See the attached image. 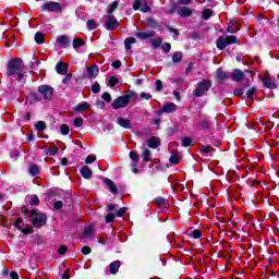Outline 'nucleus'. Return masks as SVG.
Masks as SVG:
<instances>
[{
  "mask_svg": "<svg viewBox=\"0 0 279 279\" xmlns=\"http://www.w3.org/2000/svg\"><path fill=\"white\" fill-rule=\"evenodd\" d=\"M23 60L21 58L10 60L7 65L8 77H16L17 82H23L25 72H23Z\"/></svg>",
  "mask_w": 279,
  "mask_h": 279,
  "instance_id": "obj_1",
  "label": "nucleus"
},
{
  "mask_svg": "<svg viewBox=\"0 0 279 279\" xmlns=\"http://www.w3.org/2000/svg\"><path fill=\"white\" fill-rule=\"evenodd\" d=\"M136 97H138V94H136L134 92H129L126 95L118 97L112 102L113 110H119L121 108H125L128 106V104H130V100L136 99Z\"/></svg>",
  "mask_w": 279,
  "mask_h": 279,
  "instance_id": "obj_2",
  "label": "nucleus"
},
{
  "mask_svg": "<svg viewBox=\"0 0 279 279\" xmlns=\"http://www.w3.org/2000/svg\"><path fill=\"white\" fill-rule=\"evenodd\" d=\"M29 217L33 221L34 228H43L47 223V216L43 213H38L35 209L31 210Z\"/></svg>",
  "mask_w": 279,
  "mask_h": 279,
  "instance_id": "obj_3",
  "label": "nucleus"
},
{
  "mask_svg": "<svg viewBox=\"0 0 279 279\" xmlns=\"http://www.w3.org/2000/svg\"><path fill=\"white\" fill-rule=\"evenodd\" d=\"M236 43H239V38H236L235 36H227V37H223V36H220L218 39H217V48L220 49V50H223L227 48L228 45H236Z\"/></svg>",
  "mask_w": 279,
  "mask_h": 279,
  "instance_id": "obj_4",
  "label": "nucleus"
},
{
  "mask_svg": "<svg viewBox=\"0 0 279 279\" xmlns=\"http://www.w3.org/2000/svg\"><path fill=\"white\" fill-rule=\"evenodd\" d=\"M213 86L210 81L203 80L197 85L193 93L194 97H202Z\"/></svg>",
  "mask_w": 279,
  "mask_h": 279,
  "instance_id": "obj_5",
  "label": "nucleus"
},
{
  "mask_svg": "<svg viewBox=\"0 0 279 279\" xmlns=\"http://www.w3.org/2000/svg\"><path fill=\"white\" fill-rule=\"evenodd\" d=\"M38 92L44 95V99H51L53 97V87L48 86V85H41L38 88Z\"/></svg>",
  "mask_w": 279,
  "mask_h": 279,
  "instance_id": "obj_6",
  "label": "nucleus"
},
{
  "mask_svg": "<svg viewBox=\"0 0 279 279\" xmlns=\"http://www.w3.org/2000/svg\"><path fill=\"white\" fill-rule=\"evenodd\" d=\"M44 10L48 12H62V4L59 2H47L44 4Z\"/></svg>",
  "mask_w": 279,
  "mask_h": 279,
  "instance_id": "obj_7",
  "label": "nucleus"
},
{
  "mask_svg": "<svg viewBox=\"0 0 279 279\" xmlns=\"http://www.w3.org/2000/svg\"><path fill=\"white\" fill-rule=\"evenodd\" d=\"M134 10H140V12H150L151 7L147 4V1H136L133 4Z\"/></svg>",
  "mask_w": 279,
  "mask_h": 279,
  "instance_id": "obj_8",
  "label": "nucleus"
},
{
  "mask_svg": "<svg viewBox=\"0 0 279 279\" xmlns=\"http://www.w3.org/2000/svg\"><path fill=\"white\" fill-rule=\"evenodd\" d=\"M117 27H119V22L117 21V17L109 15L106 21V28L107 29H117Z\"/></svg>",
  "mask_w": 279,
  "mask_h": 279,
  "instance_id": "obj_9",
  "label": "nucleus"
},
{
  "mask_svg": "<svg viewBox=\"0 0 279 279\" xmlns=\"http://www.w3.org/2000/svg\"><path fill=\"white\" fill-rule=\"evenodd\" d=\"M231 78L233 80V82H243V80L245 78V73H243V71H241L240 69H235L231 73Z\"/></svg>",
  "mask_w": 279,
  "mask_h": 279,
  "instance_id": "obj_10",
  "label": "nucleus"
},
{
  "mask_svg": "<svg viewBox=\"0 0 279 279\" xmlns=\"http://www.w3.org/2000/svg\"><path fill=\"white\" fill-rule=\"evenodd\" d=\"M135 36L136 38H140V40H147V38H154V36H156V32L154 31L137 32Z\"/></svg>",
  "mask_w": 279,
  "mask_h": 279,
  "instance_id": "obj_11",
  "label": "nucleus"
},
{
  "mask_svg": "<svg viewBox=\"0 0 279 279\" xmlns=\"http://www.w3.org/2000/svg\"><path fill=\"white\" fill-rule=\"evenodd\" d=\"M56 71L59 75H66V73H69V64L60 61L56 65Z\"/></svg>",
  "mask_w": 279,
  "mask_h": 279,
  "instance_id": "obj_12",
  "label": "nucleus"
},
{
  "mask_svg": "<svg viewBox=\"0 0 279 279\" xmlns=\"http://www.w3.org/2000/svg\"><path fill=\"white\" fill-rule=\"evenodd\" d=\"M57 45L59 47L66 48L69 45H71V39H69V36L66 35H61L57 38Z\"/></svg>",
  "mask_w": 279,
  "mask_h": 279,
  "instance_id": "obj_13",
  "label": "nucleus"
},
{
  "mask_svg": "<svg viewBox=\"0 0 279 279\" xmlns=\"http://www.w3.org/2000/svg\"><path fill=\"white\" fill-rule=\"evenodd\" d=\"M117 123L120 128H124V130H132V122L129 119L120 117L117 119Z\"/></svg>",
  "mask_w": 279,
  "mask_h": 279,
  "instance_id": "obj_14",
  "label": "nucleus"
},
{
  "mask_svg": "<svg viewBox=\"0 0 279 279\" xmlns=\"http://www.w3.org/2000/svg\"><path fill=\"white\" fill-rule=\"evenodd\" d=\"M239 29H241V28L239 27V22H236V20H231V21L229 22L228 27H227V32H228L229 34H236V32H239Z\"/></svg>",
  "mask_w": 279,
  "mask_h": 279,
  "instance_id": "obj_15",
  "label": "nucleus"
},
{
  "mask_svg": "<svg viewBox=\"0 0 279 279\" xmlns=\"http://www.w3.org/2000/svg\"><path fill=\"white\" fill-rule=\"evenodd\" d=\"M147 145L150 149H157V147H160V137L151 136L147 140Z\"/></svg>",
  "mask_w": 279,
  "mask_h": 279,
  "instance_id": "obj_16",
  "label": "nucleus"
},
{
  "mask_svg": "<svg viewBox=\"0 0 279 279\" xmlns=\"http://www.w3.org/2000/svg\"><path fill=\"white\" fill-rule=\"evenodd\" d=\"M74 112H86V110H90V104L82 102L73 108Z\"/></svg>",
  "mask_w": 279,
  "mask_h": 279,
  "instance_id": "obj_17",
  "label": "nucleus"
},
{
  "mask_svg": "<svg viewBox=\"0 0 279 279\" xmlns=\"http://www.w3.org/2000/svg\"><path fill=\"white\" fill-rule=\"evenodd\" d=\"M178 110V105L173 102H169L162 107V112H166L167 114H170V112H175Z\"/></svg>",
  "mask_w": 279,
  "mask_h": 279,
  "instance_id": "obj_18",
  "label": "nucleus"
},
{
  "mask_svg": "<svg viewBox=\"0 0 279 279\" xmlns=\"http://www.w3.org/2000/svg\"><path fill=\"white\" fill-rule=\"evenodd\" d=\"M121 268V262L120 260H114L109 265V271L110 274L114 275L119 272V269Z\"/></svg>",
  "mask_w": 279,
  "mask_h": 279,
  "instance_id": "obj_19",
  "label": "nucleus"
},
{
  "mask_svg": "<svg viewBox=\"0 0 279 279\" xmlns=\"http://www.w3.org/2000/svg\"><path fill=\"white\" fill-rule=\"evenodd\" d=\"M80 173L85 178V180H90V178H93V171H90V168L86 166L80 169Z\"/></svg>",
  "mask_w": 279,
  "mask_h": 279,
  "instance_id": "obj_20",
  "label": "nucleus"
},
{
  "mask_svg": "<svg viewBox=\"0 0 279 279\" xmlns=\"http://www.w3.org/2000/svg\"><path fill=\"white\" fill-rule=\"evenodd\" d=\"M192 14H193V10H191L186 7H182V8L178 9L179 16H191Z\"/></svg>",
  "mask_w": 279,
  "mask_h": 279,
  "instance_id": "obj_21",
  "label": "nucleus"
},
{
  "mask_svg": "<svg viewBox=\"0 0 279 279\" xmlns=\"http://www.w3.org/2000/svg\"><path fill=\"white\" fill-rule=\"evenodd\" d=\"M263 84L266 88H276V83L268 75L263 78Z\"/></svg>",
  "mask_w": 279,
  "mask_h": 279,
  "instance_id": "obj_22",
  "label": "nucleus"
},
{
  "mask_svg": "<svg viewBox=\"0 0 279 279\" xmlns=\"http://www.w3.org/2000/svg\"><path fill=\"white\" fill-rule=\"evenodd\" d=\"M87 74L89 77H95L96 75H99V68L97 65H92L87 69Z\"/></svg>",
  "mask_w": 279,
  "mask_h": 279,
  "instance_id": "obj_23",
  "label": "nucleus"
},
{
  "mask_svg": "<svg viewBox=\"0 0 279 279\" xmlns=\"http://www.w3.org/2000/svg\"><path fill=\"white\" fill-rule=\"evenodd\" d=\"M142 158L144 162H151V150L145 148L142 154Z\"/></svg>",
  "mask_w": 279,
  "mask_h": 279,
  "instance_id": "obj_24",
  "label": "nucleus"
},
{
  "mask_svg": "<svg viewBox=\"0 0 279 279\" xmlns=\"http://www.w3.org/2000/svg\"><path fill=\"white\" fill-rule=\"evenodd\" d=\"M136 43V38L134 37H128L124 40V47L128 51H130V49H132V45H134Z\"/></svg>",
  "mask_w": 279,
  "mask_h": 279,
  "instance_id": "obj_25",
  "label": "nucleus"
},
{
  "mask_svg": "<svg viewBox=\"0 0 279 279\" xmlns=\"http://www.w3.org/2000/svg\"><path fill=\"white\" fill-rule=\"evenodd\" d=\"M86 45V43H84V39L82 38H75L73 40V49H75V51H77V49H80V47H84Z\"/></svg>",
  "mask_w": 279,
  "mask_h": 279,
  "instance_id": "obj_26",
  "label": "nucleus"
},
{
  "mask_svg": "<svg viewBox=\"0 0 279 279\" xmlns=\"http://www.w3.org/2000/svg\"><path fill=\"white\" fill-rule=\"evenodd\" d=\"M169 160H170L171 165H179L180 163V155H178V151H171V157Z\"/></svg>",
  "mask_w": 279,
  "mask_h": 279,
  "instance_id": "obj_27",
  "label": "nucleus"
},
{
  "mask_svg": "<svg viewBox=\"0 0 279 279\" xmlns=\"http://www.w3.org/2000/svg\"><path fill=\"white\" fill-rule=\"evenodd\" d=\"M86 27L89 32H93V29H97V27H99V25H97V22H95L93 19H90V20H87Z\"/></svg>",
  "mask_w": 279,
  "mask_h": 279,
  "instance_id": "obj_28",
  "label": "nucleus"
},
{
  "mask_svg": "<svg viewBox=\"0 0 279 279\" xmlns=\"http://www.w3.org/2000/svg\"><path fill=\"white\" fill-rule=\"evenodd\" d=\"M28 173H31L33 177L38 175L40 173V169L36 165H32L28 168Z\"/></svg>",
  "mask_w": 279,
  "mask_h": 279,
  "instance_id": "obj_29",
  "label": "nucleus"
},
{
  "mask_svg": "<svg viewBox=\"0 0 279 279\" xmlns=\"http://www.w3.org/2000/svg\"><path fill=\"white\" fill-rule=\"evenodd\" d=\"M95 232V227L88 226L84 230V236L88 239V236H93V233Z\"/></svg>",
  "mask_w": 279,
  "mask_h": 279,
  "instance_id": "obj_30",
  "label": "nucleus"
},
{
  "mask_svg": "<svg viewBox=\"0 0 279 279\" xmlns=\"http://www.w3.org/2000/svg\"><path fill=\"white\" fill-rule=\"evenodd\" d=\"M189 236H191L192 239H202V231L195 229L189 233Z\"/></svg>",
  "mask_w": 279,
  "mask_h": 279,
  "instance_id": "obj_31",
  "label": "nucleus"
},
{
  "mask_svg": "<svg viewBox=\"0 0 279 279\" xmlns=\"http://www.w3.org/2000/svg\"><path fill=\"white\" fill-rule=\"evenodd\" d=\"M217 78L218 80H228V73H226V71L221 70V69H218L217 70Z\"/></svg>",
  "mask_w": 279,
  "mask_h": 279,
  "instance_id": "obj_32",
  "label": "nucleus"
},
{
  "mask_svg": "<svg viewBox=\"0 0 279 279\" xmlns=\"http://www.w3.org/2000/svg\"><path fill=\"white\" fill-rule=\"evenodd\" d=\"M146 25H147V27H151V29H156V27H158V22H156V20L149 17L146 21Z\"/></svg>",
  "mask_w": 279,
  "mask_h": 279,
  "instance_id": "obj_33",
  "label": "nucleus"
},
{
  "mask_svg": "<svg viewBox=\"0 0 279 279\" xmlns=\"http://www.w3.org/2000/svg\"><path fill=\"white\" fill-rule=\"evenodd\" d=\"M35 41L37 43V45H43V43H45V35L43 33H36Z\"/></svg>",
  "mask_w": 279,
  "mask_h": 279,
  "instance_id": "obj_34",
  "label": "nucleus"
},
{
  "mask_svg": "<svg viewBox=\"0 0 279 279\" xmlns=\"http://www.w3.org/2000/svg\"><path fill=\"white\" fill-rule=\"evenodd\" d=\"M105 182H106L107 186H109L111 193H117V185H114V182H112V180L106 179Z\"/></svg>",
  "mask_w": 279,
  "mask_h": 279,
  "instance_id": "obj_35",
  "label": "nucleus"
},
{
  "mask_svg": "<svg viewBox=\"0 0 279 279\" xmlns=\"http://www.w3.org/2000/svg\"><path fill=\"white\" fill-rule=\"evenodd\" d=\"M150 45L155 48L158 49L162 45V39L161 38H154L150 40Z\"/></svg>",
  "mask_w": 279,
  "mask_h": 279,
  "instance_id": "obj_36",
  "label": "nucleus"
},
{
  "mask_svg": "<svg viewBox=\"0 0 279 279\" xmlns=\"http://www.w3.org/2000/svg\"><path fill=\"white\" fill-rule=\"evenodd\" d=\"M35 129H36L38 132H43V131L47 130V124H45V122H43V121H38V122L35 124Z\"/></svg>",
  "mask_w": 279,
  "mask_h": 279,
  "instance_id": "obj_37",
  "label": "nucleus"
},
{
  "mask_svg": "<svg viewBox=\"0 0 279 279\" xmlns=\"http://www.w3.org/2000/svg\"><path fill=\"white\" fill-rule=\"evenodd\" d=\"M172 61L178 63L182 61V52L181 51H177L173 53L172 56Z\"/></svg>",
  "mask_w": 279,
  "mask_h": 279,
  "instance_id": "obj_38",
  "label": "nucleus"
},
{
  "mask_svg": "<svg viewBox=\"0 0 279 279\" xmlns=\"http://www.w3.org/2000/svg\"><path fill=\"white\" fill-rule=\"evenodd\" d=\"M31 206H38L40 204V199L37 195H33L29 201Z\"/></svg>",
  "mask_w": 279,
  "mask_h": 279,
  "instance_id": "obj_39",
  "label": "nucleus"
},
{
  "mask_svg": "<svg viewBox=\"0 0 279 279\" xmlns=\"http://www.w3.org/2000/svg\"><path fill=\"white\" fill-rule=\"evenodd\" d=\"M210 16H213V10L206 9L203 11V19L205 21H208V19H210Z\"/></svg>",
  "mask_w": 279,
  "mask_h": 279,
  "instance_id": "obj_40",
  "label": "nucleus"
},
{
  "mask_svg": "<svg viewBox=\"0 0 279 279\" xmlns=\"http://www.w3.org/2000/svg\"><path fill=\"white\" fill-rule=\"evenodd\" d=\"M100 92H101V86L99 85V83L95 82L94 85L92 86V93L97 95Z\"/></svg>",
  "mask_w": 279,
  "mask_h": 279,
  "instance_id": "obj_41",
  "label": "nucleus"
},
{
  "mask_svg": "<svg viewBox=\"0 0 279 279\" xmlns=\"http://www.w3.org/2000/svg\"><path fill=\"white\" fill-rule=\"evenodd\" d=\"M116 84H119V78H117V76H111L109 78V86H110V88H114Z\"/></svg>",
  "mask_w": 279,
  "mask_h": 279,
  "instance_id": "obj_42",
  "label": "nucleus"
},
{
  "mask_svg": "<svg viewBox=\"0 0 279 279\" xmlns=\"http://www.w3.org/2000/svg\"><path fill=\"white\" fill-rule=\"evenodd\" d=\"M60 130H61V134H63V136H66V134H69V132H71V130L69 129V125H66V124H62L60 126Z\"/></svg>",
  "mask_w": 279,
  "mask_h": 279,
  "instance_id": "obj_43",
  "label": "nucleus"
},
{
  "mask_svg": "<svg viewBox=\"0 0 279 279\" xmlns=\"http://www.w3.org/2000/svg\"><path fill=\"white\" fill-rule=\"evenodd\" d=\"M95 160H97V157H95V155H88L87 158L85 159V163L93 165V162H95Z\"/></svg>",
  "mask_w": 279,
  "mask_h": 279,
  "instance_id": "obj_44",
  "label": "nucleus"
},
{
  "mask_svg": "<svg viewBox=\"0 0 279 279\" xmlns=\"http://www.w3.org/2000/svg\"><path fill=\"white\" fill-rule=\"evenodd\" d=\"M119 8V2H113L108 9L107 12L108 14H112V12H114V10Z\"/></svg>",
  "mask_w": 279,
  "mask_h": 279,
  "instance_id": "obj_45",
  "label": "nucleus"
},
{
  "mask_svg": "<svg viewBox=\"0 0 279 279\" xmlns=\"http://www.w3.org/2000/svg\"><path fill=\"white\" fill-rule=\"evenodd\" d=\"M82 125H84V119H82V118H75V119H74V126H75V128H82Z\"/></svg>",
  "mask_w": 279,
  "mask_h": 279,
  "instance_id": "obj_46",
  "label": "nucleus"
},
{
  "mask_svg": "<svg viewBox=\"0 0 279 279\" xmlns=\"http://www.w3.org/2000/svg\"><path fill=\"white\" fill-rule=\"evenodd\" d=\"M56 154H58V146L52 145V146L50 147V150L48 151V155H49V156H56Z\"/></svg>",
  "mask_w": 279,
  "mask_h": 279,
  "instance_id": "obj_47",
  "label": "nucleus"
},
{
  "mask_svg": "<svg viewBox=\"0 0 279 279\" xmlns=\"http://www.w3.org/2000/svg\"><path fill=\"white\" fill-rule=\"evenodd\" d=\"M130 158L131 160H133V162H138V155L136 154V151L132 150L130 153Z\"/></svg>",
  "mask_w": 279,
  "mask_h": 279,
  "instance_id": "obj_48",
  "label": "nucleus"
},
{
  "mask_svg": "<svg viewBox=\"0 0 279 279\" xmlns=\"http://www.w3.org/2000/svg\"><path fill=\"white\" fill-rule=\"evenodd\" d=\"M161 48L163 51H166V53H169V51H171V44L165 43L163 45H161Z\"/></svg>",
  "mask_w": 279,
  "mask_h": 279,
  "instance_id": "obj_49",
  "label": "nucleus"
},
{
  "mask_svg": "<svg viewBox=\"0 0 279 279\" xmlns=\"http://www.w3.org/2000/svg\"><path fill=\"white\" fill-rule=\"evenodd\" d=\"M155 86H156V92L160 93V90H162V81L160 80L156 81Z\"/></svg>",
  "mask_w": 279,
  "mask_h": 279,
  "instance_id": "obj_50",
  "label": "nucleus"
},
{
  "mask_svg": "<svg viewBox=\"0 0 279 279\" xmlns=\"http://www.w3.org/2000/svg\"><path fill=\"white\" fill-rule=\"evenodd\" d=\"M102 99H104L105 101H107L108 104H110V102L112 101V96H110L109 93H104V94H102Z\"/></svg>",
  "mask_w": 279,
  "mask_h": 279,
  "instance_id": "obj_51",
  "label": "nucleus"
},
{
  "mask_svg": "<svg viewBox=\"0 0 279 279\" xmlns=\"http://www.w3.org/2000/svg\"><path fill=\"white\" fill-rule=\"evenodd\" d=\"M254 93H256V88L251 87L246 93V97H248V99H252V97H254Z\"/></svg>",
  "mask_w": 279,
  "mask_h": 279,
  "instance_id": "obj_52",
  "label": "nucleus"
},
{
  "mask_svg": "<svg viewBox=\"0 0 279 279\" xmlns=\"http://www.w3.org/2000/svg\"><path fill=\"white\" fill-rule=\"evenodd\" d=\"M191 143H192V141H191L190 137H185V138L182 140V145H183V147H189V146H191Z\"/></svg>",
  "mask_w": 279,
  "mask_h": 279,
  "instance_id": "obj_53",
  "label": "nucleus"
},
{
  "mask_svg": "<svg viewBox=\"0 0 279 279\" xmlns=\"http://www.w3.org/2000/svg\"><path fill=\"white\" fill-rule=\"evenodd\" d=\"M140 97H141V99L149 100V99H151V94H147V93H145V92H142V93L140 94Z\"/></svg>",
  "mask_w": 279,
  "mask_h": 279,
  "instance_id": "obj_54",
  "label": "nucleus"
},
{
  "mask_svg": "<svg viewBox=\"0 0 279 279\" xmlns=\"http://www.w3.org/2000/svg\"><path fill=\"white\" fill-rule=\"evenodd\" d=\"M106 221L107 223H112V221H114V214H108L106 216Z\"/></svg>",
  "mask_w": 279,
  "mask_h": 279,
  "instance_id": "obj_55",
  "label": "nucleus"
},
{
  "mask_svg": "<svg viewBox=\"0 0 279 279\" xmlns=\"http://www.w3.org/2000/svg\"><path fill=\"white\" fill-rule=\"evenodd\" d=\"M92 250L90 246H84L82 248V254H84L85 256H88V254H90Z\"/></svg>",
  "mask_w": 279,
  "mask_h": 279,
  "instance_id": "obj_56",
  "label": "nucleus"
},
{
  "mask_svg": "<svg viewBox=\"0 0 279 279\" xmlns=\"http://www.w3.org/2000/svg\"><path fill=\"white\" fill-rule=\"evenodd\" d=\"M72 77H73L72 74H66L65 77L63 78L62 83L69 84L71 82Z\"/></svg>",
  "mask_w": 279,
  "mask_h": 279,
  "instance_id": "obj_57",
  "label": "nucleus"
},
{
  "mask_svg": "<svg viewBox=\"0 0 279 279\" xmlns=\"http://www.w3.org/2000/svg\"><path fill=\"white\" fill-rule=\"evenodd\" d=\"M66 246L62 245L59 250H58V254H60V256L66 254Z\"/></svg>",
  "mask_w": 279,
  "mask_h": 279,
  "instance_id": "obj_58",
  "label": "nucleus"
},
{
  "mask_svg": "<svg viewBox=\"0 0 279 279\" xmlns=\"http://www.w3.org/2000/svg\"><path fill=\"white\" fill-rule=\"evenodd\" d=\"M62 206H64V204L62 203V201H57L54 203V208L56 210H60V208H62Z\"/></svg>",
  "mask_w": 279,
  "mask_h": 279,
  "instance_id": "obj_59",
  "label": "nucleus"
},
{
  "mask_svg": "<svg viewBox=\"0 0 279 279\" xmlns=\"http://www.w3.org/2000/svg\"><path fill=\"white\" fill-rule=\"evenodd\" d=\"M23 223V219L22 218H17L15 221V227L17 228V230H21V225Z\"/></svg>",
  "mask_w": 279,
  "mask_h": 279,
  "instance_id": "obj_60",
  "label": "nucleus"
},
{
  "mask_svg": "<svg viewBox=\"0 0 279 279\" xmlns=\"http://www.w3.org/2000/svg\"><path fill=\"white\" fill-rule=\"evenodd\" d=\"M136 162L137 161H133V163H131V168H132L133 173H138V168L136 167Z\"/></svg>",
  "mask_w": 279,
  "mask_h": 279,
  "instance_id": "obj_61",
  "label": "nucleus"
},
{
  "mask_svg": "<svg viewBox=\"0 0 279 279\" xmlns=\"http://www.w3.org/2000/svg\"><path fill=\"white\" fill-rule=\"evenodd\" d=\"M113 69H121V61L117 60L112 63Z\"/></svg>",
  "mask_w": 279,
  "mask_h": 279,
  "instance_id": "obj_62",
  "label": "nucleus"
},
{
  "mask_svg": "<svg viewBox=\"0 0 279 279\" xmlns=\"http://www.w3.org/2000/svg\"><path fill=\"white\" fill-rule=\"evenodd\" d=\"M125 213H126V209H125V208H120V209L118 210V217H123V215H125Z\"/></svg>",
  "mask_w": 279,
  "mask_h": 279,
  "instance_id": "obj_63",
  "label": "nucleus"
},
{
  "mask_svg": "<svg viewBox=\"0 0 279 279\" xmlns=\"http://www.w3.org/2000/svg\"><path fill=\"white\" fill-rule=\"evenodd\" d=\"M11 279H19V274L16 271L10 272Z\"/></svg>",
  "mask_w": 279,
  "mask_h": 279,
  "instance_id": "obj_64",
  "label": "nucleus"
}]
</instances>
